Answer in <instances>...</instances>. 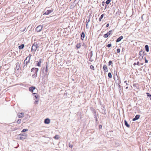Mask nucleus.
Segmentation results:
<instances>
[{
    "instance_id": "f257e3e1",
    "label": "nucleus",
    "mask_w": 151,
    "mask_h": 151,
    "mask_svg": "<svg viewBox=\"0 0 151 151\" xmlns=\"http://www.w3.org/2000/svg\"><path fill=\"white\" fill-rule=\"evenodd\" d=\"M39 47V46L37 42H35L33 44L31 48V51H35L37 50V48Z\"/></svg>"
},
{
    "instance_id": "f03ea898",
    "label": "nucleus",
    "mask_w": 151,
    "mask_h": 151,
    "mask_svg": "<svg viewBox=\"0 0 151 151\" xmlns=\"http://www.w3.org/2000/svg\"><path fill=\"white\" fill-rule=\"evenodd\" d=\"M34 70H35V73L32 75V77L34 78L35 77H37V72L39 70V69L37 68H32L31 70L32 72H34Z\"/></svg>"
},
{
    "instance_id": "7ed1b4c3",
    "label": "nucleus",
    "mask_w": 151,
    "mask_h": 151,
    "mask_svg": "<svg viewBox=\"0 0 151 151\" xmlns=\"http://www.w3.org/2000/svg\"><path fill=\"white\" fill-rule=\"evenodd\" d=\"M31 55H32L30 54L29 55V56L27 57L26 58V59L25 60L24 62V66H25V65H27L28 63L29 62L30 60V57Z\"/></svg>"
},
{
    "instance_id": "20e7f679",
    "label": "nucleus",
    "mask_w": 151,
    "mask_h": 151,
    "mask_svg": "<svg viewBox=\"0 0 151 151\" xmlns=\"http://www.w3.org/2000/svg\"><path fill=\"white\" fill-rule=\"evenodd\" d=\"M19 139H25L26 138L27 135L25 134V133H24L23 134H20L19 135Z\"/></svg>"
},
{
    "instance_id": "39448f33",
    "label": "nucleus",
    "mask_w": 151,
    "mask_h": 151,
    "mask_svg": "<svg viewBox=\"0 0 151 151\" xmlns=\"http://www.w3.org/2000/svg\"><path fill=\"white\" fill-rule=\"evenodd\" d=\"M42 27L43 25H40L38 26L36 29V31L38 32H40L42 29Z\"/></svg>"
},
{
    "instance_id": "423d86ee",
    "label": "nucleus",
    "mask_w": 151,
    "mask_h": 151,
    "mask_svg": "<svg viewBox=\"0 0 151 151\" xmlns=\"http://www.w3.org/2000/svg\"><path fill=\"white\" fill-rule=\"evenodd\" d=\"M53 11V10H48L45 12L44 14L46 15H48L51 13Z\"/></svg>"
},
{
    "instance_id": "0eeeda50",
    "label": "nucleus",
    "mask_w": 151,
    "mask_h": 151,
    "mask_svg": "<svg viewBox=\"0 0 151 151\" xmlns=\"http://www.w3.org/2000/svg\"><path fill=\"white\" fill-rule=\"evenodd\" d=\"M17 115L19 118L23 117L24 116V114L22 113H18Z\"/></svg>"
},
{
    "instance_id": "6e6552de",
    "label": "nucleus",
    "mask_w": 151,
    "mask_h": 151,
    "mask_svg": "<svg viewBox=\"0 0 151 151\" xmlns=\"http://www.w3.org/2000/svg\"><path fill=\"white\" fill-rule=\"evenodd\" d=\"M35 87L34 86L30 87L29 88V91L33 93V91L35 89Z\"/></svg>"
},
{
    "instance_id": "1a4fd4ad",
    "label": "nucleus",
    "mask_w": 151,
    "mask_h": 151,
    "mask_svg": "<svg viewBox=\"0 0 151 151\" xmlns=\"http://www.w3.org/2000/svg\"><path fill=\"white\" fill-rule=\"evenodd\" d=\"M145 52L142 50H141L139 52V55L141 56V59H142L143 57V54Z\"/></svg>"
},
{
    "instance_id": "9d476101",
    "label": "nucleus",
    "mask_w": 151,
    "mask_h": 151,
    "mask_svg": "<svg viewBox=\"0 0 151 151\" xmlns=\"http://www.w3.org/2000/svg\"><path fill=\"white\" fill-rule=\"evenodd\" d=\"M44 123L46 124H49L50 123V120L48 118L46 119L45 120Z\"/></svg>"
},
{
    "instance_id": "9b49d317",
    "label": "nucleus",
    "mask_w": 151,
    "mask_h": 151,
    "mask_svg": "<svg viewBox=\"0 0 151 151\" xmlns=\"http://www.w3.org/2000/svg\"><path fill=\"white\" fill-rule=\"evenodd\" d=\"M139 117L140 116L139 115H137L135 116V118L133 119L132 121H135L138 119L139 118Z\"/></svg>"
},
{
    "instance_id": "f8f14e48",
    "label": "nucleus",
    "mask_w": 151,
    "mask_h": 151,
    "mask_svg": "<svg viewBox=\"0 0 151 151\" xmlns=\"http://www.w3.org/2000/svg\"><path fill=\"white\" fill-rule=\"evenodd\" d=\"M123 37L122 36H121L119 37L116 40V42H118L120 41L123 38Z\"/></svg>"
},
{
    "instance_id": "ddd939ff",
    "label": "nucleus",
    "mask_w": 151,
    "mask_h": 151,
    "mask_svg": "<svg viewBox=\"0 0 151 151\" xmlns=\"http://www.w3.org/2000/svg\"><path fill=\"white\" fill-rule=\"evenodd\" d=\"M89 56H90V58H89V60L91 62L93 61V59L92 58V53L91 52V53L90 55H89Z\"/></svg>"
},
{
    "instance_id": "4468645a",
    "label": "nucleus",
    "mask_w": 151,
    "mask_h": 151,
    "mask_svg": "<svg viewBox=\"0 0 151 151\" xmlns=\"http://www.w3.org/2000/svg\"><path fill=\"white\" fill-rule=\"evenodd\" d=\"M145 49L146 50V51L147 52H148L149 51V48L148 46L147 45H146L145 46Z\"/></svg>"
},
{
    "instance_id": "2eb2a0df",
    "label": "nucleus",
    "mask_w": 151,
    "mask_h": 151,
    "mask_svg": "<svg viewBox=\"0 0 151 151\" xmlns=\"http://www.w3.org/2000/svg\"><path fill=\"white\" fill-rule=\"evenodd\" d=\"M124 124L128 128H129L130 127V125L128 124L126 120H124Z\"/></svg>"
},
{
    "instance_id": "dca6fc26",
    "label": "nucleus",
    "mask_w": 151,
    "mask_h": 151,
    "mask_svg": "<svg viewBox=\"0 0 151 151\" xmlns=\"http://www.w3.org/2000/svg\"><path fill=\"white\" fill-rule=\"evenodd\" d=\"M85 35L84 32H82L81 35V39L82 40H83L84 38Z\"/></svg>"
},
{
    "instance_id": "f3484780",
    "label": "nucleus",
    "mask_w": 151,
    "mask_h": 151,
    "mask_svg": "<svg viewBox=\"0 0 151 151\" xmlns=\"http://www.w3.org/2000/svg\"><path fill=\"white\" fill-rule=\"evenodd\" d=\"M103 69L106 71H107V68L106 65H104L103 67Z\"/></svg>"
},
{
    "instance_id": "a211bd4d",
    "label": "nucleus",
    "mask_w": 151,
    "mask_h": 151,
    "mask_svg": "<svg viewBox=\"0 0 151 151\" xmlns=\"http://www.w3.org/2000/svg\"><path fill=\"white\" fill-rule=\"evenodd\" d=\"M24 44H22L19 46V49H22L24 48Z\"/></svg>"
},
{
    "instance_id": "6ab92c4d",
    "label": "nucleus",
    "mask_w": 151,
    "mask_h": 151,
    "mask_svg": "<svg viewBox=\"0 0 151 151\" xmlns=\"http://www.w3.org/2000/svg\"><path fill=\"white\" fill-rule=\"evenodd\" d=\"M75 6V4L74 3H73L71 4L70 6V9H73Z\"/></svg>"
},
{
    "instance_id": "aec40b11",
    "label": "nucleus",
    "mask_w": 151,
    "mask_h": 151,
    "mask_svg": "<svg viewBox=\"0 0 151 151\" xmlns=\"http://www.w3.org/2000/svg\"><path fill=\"white\" fill-rule=\"evenodd\" d=\"M104 16V14H102L101 15V17L99 18V20L100 21H101V19H102L103 18V17Z\"/></svg>"
},
{
    "instance_id": "412c9836",
    "label": "nucleus",
    "mask_w": 151,
    "mask_h": 151,
    "mask_svg": "<svg viewBox=\"0 0 151 151\" xmlns=\"http://www.w3.org/2000/svg\"><path fill=\"white\" fill-rule=\"evenodd\" d=\"M143 64V63H140L139 62H138L137 63V65H142Z\"/></svg>"
},
{
    "instance_id": "4be33fe9",
    "label": "nucleus",
    "mask_w": 151,
    "mask_h": 151,
    "mask_svg": "<svg viewBox=\"0 0 151 151\" xmlns=\"http://www.w3.org/2000/svg\"><path fill=\"white\" fill-rule=\"evenodd\" d=\"M147 96L150 98V99L151 100V95H150V94L149 93H147Z\"/></svg>"
},
{
    "instance_id": "5701e85b",
    "label": "nucleus",
    "mask_w": 151,
    "mask_h": 151,
    "mask_svg": "<svg viewBox=\"0 0 151 151\" xmlns=\"http://www.w3.org/2000/svg\"><path fill=\"white\" fill-rule=\"evenodd\" d=\"M108 77L109 78H111L112 77L111 74L110 73H109L108 74Z\"/></svg>"
},
{
    "instance_id": "b1692460",
    "label": "nucleus",
    "mask_w": 151,
    "mask_h": 151,
    "mask_svg": "<svg viewBox=\"0 0 151 151\" xmlns=\"http://www.w3.org/2000/svg\"><path fill=\"white\" fill-rule=\"evenodd\" d=\"M54 138L55 139H58L59 138V136L58 135H56Z\"/></svg>"
},
{
    "instance_id": "393cba45",
    "label": "nucleus",
    "mask_w": 151,
    "mask_h": 151,
    "mask_svg": "<svg viewBox=\"0 0 151 151\" xmlns=\"http://www.w3.org/2000/svg\"><path fill=\"white\" fill-rule=\"evenodd\" d=\"M21 121V119H18V120L17 121V124H20Z\"/></svg>"
},
{
    "instance_id": "a878e982",
    "label": "nucleus",
    "mask_w": 151,
    "mask_h": 151,
    "mask_svg": "<svg viewBox=\"0 0 151 151\" xmlns=\"http://www.w3.org/2000/svg\"><path fill=\"white\" fill-rule=\"evenodd\" d=\"M112 32V30H110L107 33L108 34V35H110L111 34Z\"/></svg>"
},
{
    "instance_id": "bb28decb",
    "label": "nucleus",
    "mask_w": 151,
    "mask_h": 151,
    "mask_svg": "<svg viewBox=\"0 0 151 151\" xmlns=\"http://www.w3.org/2000/svg\"><path fill=\"white\" fill-rule=\"evenodd\" d=\"M109 36V35H108V34L107 33L104 35V37L105 38H106V37H107Z\"/></svg>"
},
{
    "instance_id": "cd10ccee",
    "label": "nucleus",
    "mask_w": 151,
    "mask_h": 151,
    "mask_svg": "<svg viewBox=\"0 0 151 151\" xmlns=\"http://www.w3.org/2000/svg\"><path fill=\"white\" fill-rule=\"evenodd\" d=\"M28 130V129H24L21 132H26V131H27Z\"/></svg>"
},
{
    "instance_id": "c85d7f7f",
    "label": "nucleus",
    "mask_w": 151,
    "mask_h": 151,
    "mask_svg": "<svg viewBox=\"0 0 151 151\" xmlns=\"http://www.w3.org/2000/svg\"><path fill=\"white\" fill-rule=\"evenodd\" d=\"M111 2V0H107L106 2H105L107 4H109Z\"/></svg>"
},
{
    "instance_id": "c756f323",
    "label": "nucleus",
    "mask_w": 151,
    "mask_h": 151,
    "mask_svg": "<svg viewBox=\"0 0 151 151\" xmlns=\"http://www.w3.org/2000/svg\"><path fill=\"white\" fill-rule=\"evenodd\" d=\"M90 69H92L93 70H94V66L92 65H91L90 66Z\"/></svg>"
},
{
    "instance_id": "7c9ffc66",
    "label": "nucleus",
    "mask_w": 151,
    "mask_h": 151,
    "mask_svg": "<svg viewBox=\"0 0 151 151\" xmlns=\"http://www.w3.org/2000/svg\"><path fill=\"white\" fill-rule=\"evenodd\" d=\"M46 69L45 71L46 72H47L48 71V65L47 64H46Z\"/></svg>"
},
{
    "instance_id": "2f4dec72",
    "label": "nucleus",
    "mask_w": 151,
    "mask_h": 151,
    "mask_svg": "<svg viewBox=\"0 0 151 151\" xmlns=\"http://www.w3.org/2000/svg\"><path fill=\"white\" fill-rule=\"evenodd\" d=\"M113 63L110 60L109 61L108 63V65H111V64H112Z\"/></svg>"
},
{
    "instance_id": "473e14b6",
    "label": "nucleus",
    "mask_w": 151,
    "mask_h": 151,
    "mask_svg": "<svg viewBox=\"0 0 151 151\" xmlns=\"http://www.w3.org/2000/svg\"><path fill=\"white\" fill-rule=\"evenodd\" d=\"M76 47H77V48H79L80 47V44H77L76 46Z\"/></svg>"
},
{
    "instance_id": "72a5a7b5",
    "label": "nucleus",
    "mask_w": 151,
    "mask_h": 151,
    "mask_svg": "<svg viewBox=\"0 0 151 151\" xmlns=\"http://www.w3.org/2000/svg\"><path fill=\"white\" fill-rule=\"evenodd\" d=\"M41 62H38L37 66H40L41 65Z\"/></svg>"
},
{
    "instance_id": "f704fd0d",
    "label": "nucleus",
    "mask_w": 151,
    "mask_h": 151,
    "mask_svg": "<svg viewBox=\"0 0 151 151\" xmlns=\"http://www.w3.org/2000/svg\"><path fill=\"white\" fill-rule=\"evenodd\" d=\"M111 46V44H109L107 45V47H110Z\"/></svg>"
},
{
    "instance_id": "c9c22d12",
    "label": "nucleus",
    "mask_w": 151,
    "mask_h": 151,
    "mask_svg": "<svg viewBox=\"0 0 151 151\" xmlns=\"http://www.w3.org/2000/svg\"><path fill=\"white\" fill-rule=\"evenodd\" d=\"M89 21V19H88V20H87L86 22H87V23H88ZM87 26H88V23H87V24H86V27L87 28H88Z\"/></svg>"
},
{
    "instance_id": "e433bc0d",
    "label": "nucleus",
    "mask_w": 151,
    "mask_h": 151,
    "mask_svg": "<svg viewBox=\"0 0 151 151\" xmlns=\"http://www.w3.org/2000/svg\"><path fill=\"white\" fill-rule=\"evenodd\" d=\"M120 50L119 49H117V53H119L120 52Z\"/></svg>"
},
{
    "instance_id": "4c0bfd02",
    "label": "nucleus",
    "mask_w": 151,
    "mask_h": 151,
    "mask_svg": "<svg viewBox=\"0 0 151 151\" xmlns=\"http://www.w3.org/2000/svg\"><path fill=\"white\" fill-rule=\"evenodd\" d=\"M35 97V98L36 99H37L38 98V95H35L34 96Z\"/></svg>"
},
{
    "instance_id": "58836bf2",
    "label": "nucleus",
    "mask_w": 151,
    "mask_h": 151,
    "mask_svg": "<svg viewBox=\"0 0 151 151\" xmlns=\"http://www.w3.org/2000/svg\"><path fill=\"white\" fill-rule=\"evenodd\" d=\"M145 63H147L148 62V61L147 60L146 58H145Z\"/></svg>"
},
{
    "instance_id": "ea45409f",
    "label": "nucleus",
    "mask_w": 151,
    "mask_h": 151,
    "mask_svg": "<svg viewBox=\"0 0 151 151\" xmlns=\"http://www.w3.org/2000/svg\"><path fill=\"white\" fill-rule=\"evenodd\" d=\"M105 4V2H104V1H103L102 3V5L103 6H104Z\"/></svg>"
},
{
    "instance_id": "a19ab883",
    "label": "nucleus",
    "mask_w": 151,
    "mask_h": 151,
    "mask_svg": "<svg viewBox=\"0 0 151 151\" xmlns=\"http://www.w3.org/2000/svg\"><path fill=\"white\" fill-rule=\"evenodd\" d=\"M102 126L101 125H99V129H101L102 128Z\"/></svg>"
},
{
    "instance_id": "79ce46f5",
    "label": "nucleus",
    "mask_w": 151,
    "mask_h": 151,
    "mask_svg": "<svg viewBox=\"0 0 151 151\" xmlns=\"http://www.w3.org/2000/svg\"><path fill=\"white\" fill-rule=\"evenodd\" d=\"M38 103V101H36L35 102V103L36 104H37Z\"/></svg>"
},
{
    "instance_id": "37998d69",
    "label": "nucleus",
    "mask_w": 151,
    "mask_h": 151,
    "mask_svg": "<svg viewBox=\"0 0 151 151\" xmlns=\"http://www.w3.org/2000/svg\"><path fill=\"white\" fill-rule=\"evenodd\" d=\"M73 147V145H70L69 146V147H70L71 148H72Z\"/></svg>"
},
{
    "instance_id": "c03bdc74",
    "label": "nucleus",
    "mask_w": 151,
    "mask_h": 151,
    "mask_svg": "<svg viewBox=\"0 0 151 151\" xmlns=\"http://www.w3.org/2000/svg\"><path fill=\"white\" fill-rule=\"evenodd\" d=\"M109 26V24H107L106 25V27H108Z\"/></svg>"
},
{
    "instance_id": "a18cd8bd",
    "label": "nucleus",
    "mask_w": 151,
    "mask_h": 151,
    "mask_svg": "<svg viewBox=\"0 0 151 151\" xmlns=\"http://www.w3.org/2000/svg\"><path fill=\"white\" fill-rule=\"evenodd\" d=\"M128 83H126V84L127 85H129V81H128Z\"/></svg>"
},
{
    "instance_id": "49530a36",
    "label": "nucleus",
    "mask_w": 151,
    "mask_h": 151,
    "mask_svg": "<svg viewBox=\"0 0 151 151\" xmlns=\"http://www.w3.org/2000/svg\"><path fill=\"white\" fill-rule=\"evenodd\" d=\"M136 64H137L135 63H134V65H135Z\"/></svg>"
},
{
    "instance_id": "de8ad7c7",
    "label": "nucleus",
    "mask_w": 151,
    "mask_h": 151,
    "mask_svg": "<svg viewBox=\"0 0 151 151\" xmlns=\"http://www.w3.org/2000/svg\"><path fill=\"white\" fill-rule=\"evenodd\" d=\"M41 59H40V60H39V62H41Z\"/></svg>"
},
{
    "instance_id": "09e8293b",
    "label": "nucleus",
    "mask_w": 151,
    "mask_h": 151,
    "mask_svg": "<svg viewBox=\"0 0 151 151\" xmlns=\"http://www.w3.org/2000/svg\"><path fill=\"white\" fill-rule=\"evenodd\" d=\"M128 87H126V89H128Z\"/></svg>"
},
{
    "instance_id": "8fccbe9b",
    "label": "nucleus",
    "mask_w": 151,
    "mask_h": 151,
    "mask_svg": "<svg viewBox=\"0 0 151 151\" xmlns=\"http://www.w3.org/2000/svg\"><path fill=\"white\" fill-rule=\"evenodd\" d=\"M127 81H124V82L125 83H127Z\"/></svg>"
},
{
    "instance_id": "3c124183",
    "label": "nucleus",
    "mask_w": 151,
    "mask_h": 151,
    "mask_svg": "<svg viewBox=\"0 0 151 151\" xmlns=\"http://www.w3.org/2000/svg\"><path fill=\"white\" fill-rule=\"evenodd\" d=\"M36 94V93H33V94Z\"/></svg>"
},
{
    "instance_id": "603ef678",
    "label": "nucleus",
    "mask_w": 151,
    "mask_h": 151,
    "mask_svg": "<svg viewBox=\"0 0 151 151\" xmlns=\"http://www.w3.org/2000/svg\"><path fill=\"white\" fill-rule=\"evenodd\" d=\"M35 73V70H34Z\"/></svg>"
}]
</instances>
